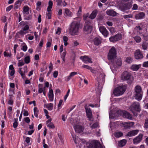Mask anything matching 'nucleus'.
<instances>
[{
	"mask_svg": "<svg viewBox=\"0 0 148 148\" xmlns=\"http://www.w3.org/2000/svg\"><path fill=\"white\" fill-rule=\"evenodd\" d=\"M79 28V25L77 22H72L69 28V32L71 35L74 36L77 34Z\"/></svg>",
	"mask_w": 148,
	"mask_h": 148,
	"instance_id": "1",
	"label": "nucleus"
},
{
	"mask_svg": "<svg viewBox=\"0 0 148 148\" xmlns=\"http://www.w3.org/2000/svg\"><path fill=\"white\" fill-rule=\"evenodd\" d=\"M126 88V85L119 86L115 88L113 91V93L116 96L122 95L125 92Z\"/></svg>",
	"mask_w": 148,
	"mask_h": 148,
	"instance_id": "2",
	"label": "nucleus"
},
{
	"mask_svg": "<svg viewBox=\"0 0 148 148\" xmlns=\"http://www.w3.org/2000/svg\"><path fill=\"white\" fill-rule=\"evenodd\" d=\"M134 91L135 98L138 101L141 100L143 95V92L141 87L138 85L136 86L134 88Z\"/></svg>",
	"mask_w": 148,
	"mask_h": 148,
	"instance_id": "3",
	"label": "nucleus"
},
{
	"mask_svg": "<svg viewBox=\"0 0 148 148\" xmlns=\"http://www.w3.org/2000/svg\"><path fill=\"white\" fill-rule=\"evenodd\" d=\"M132 76L130 73L127 71H124L121 76V79L124 81H127L129 83L131 82Z\"/></svg>",
	"mask_w": 148,
	"mask_h": 148,
	"instance_id": "4",
	"label": "nucleus"
},
{
	"mask_svg": "<svg viewBox=\"0 0 148 148\" xmlns=\"http://www.w3.org/2000/svg\"><path fill=\"white\" fill-rule=\"evenodd\" d=\"M116 51L115 48L113 47L110 50L108 55L109 60H114L116 58Z\"/></svg>",
	"mask_w": 148,
	"mask_h": 148,
	"instance_id": "5",
	"label": "nucleus"
},
{
	"mask_svg": "<svg viewBox=\"0 0 148 148\" xmlns=\"http://www.w3.org/2000/svg\"><path fill=\"white\" fill-rule=\"evenodd\" d=\"M140 103L138 102H135L132 103L129 108L130 110L133 112L134 111L139 112L140 110Z\"/></svg>",
	"mask_w": 148,
	"mask_h": 148,
	"instance_id": "6",
	"label": "nucleus"
},
{
	"mask_svg": "<svg viewBox=\"0 0 148 148\" xmlns=\"http://www.w3.org/2000/svg\"><path fill=\"white\" fill-rule=\"evenodd\" d=\"M99 75L97 77V81L99 83H103L105 81V78L106 76L105 74L101 69L98 71Z\"/></svg>",
	"mask_w": 148,
	"mask_h": 148,
	"instance_id": "7",
	"label": "nucleus"
},
{
	"mask_svg": "<svg viewBox=\"0 0 148 148\" xmlns=\"http://www.w3.org/2000/svg\"><path fill=\"white\" fill-rule=\"evenodd\" d=\"M90 22L87 21L85 22L84 28V31L87 34H90L92 30V27L90 25Z\"/></svg>",
	"mask_w": 148,
	"mask_h": 148,
	"instance_id": "8",
	"label": "nucleus"
},
{
	"mask_svg": "<svg viewBox=\"0 0 148 148\" xmlns=\"http://www.w3.org/2000/svg\"><path fill=\"white\" fill-rule=\"evenodd\" d=\"M132 7L131 4L130 3H122L119 6V9L121 11L124 12L129 10Z\"/></svg>",
	"mask_w": 148,
	"mask_h": 148,
	"instance_id": "9",
	"label": "nucleus"
},
{
	"mask_svg": "<svg viewBox=\"0 0 148 148\" xmlns=\"http://www.w3.org/2000/svg\"><path fill=\"white\" fill-rule=\"evenodd\" d=\"M122 38V36L121 34H118L109 38V40L111 42H114L120 40Z\"/></svg>",
	"mask_w": 148,
	"mask_h": 148,
	"instance_id": "10",
	"label": "nucleus"
},
{
	"mask_svg": "<svg viewBox=\"0 0 148 148\" xmlns=\"http://www.w3.org/2000/svg\"><path fill=\"white\" fill-rule=\"evenodd\" d=\"M100 32L105 37H107L109 34L108 31L106 28L103 26H100L99 28Z\"/></svg>",
	"mask_w": 148,
	"mask_h": 148,
	"instance_id": "11",
	"label": "nucleus"
},
{
	"mask_svg": "<svg viewBox=\"0 0 148 148\" xmlns=\"http://www.w3.org/2000/svg\"><path fill=\"white\" fill-rule=\"evenodd\" d=\"M21 69L22 68H19L18 72L21 74L23 79H24L26 78L25 74L27 72V66H25L23 68L24 70L23 72L21 70Z\"/></svg>",
	"mask_w": 148,
	"mask_h": 148,
	"instance_id": "12",
	"label": "nucleus"
},
{
	"mask_svg": "<svg viewBox=\"0 0 148 148\" xmlns=\"http://www.w3.org/2000/svg\"><path fill=\"white\" fill-rule=\"evenodd\" d=\"M120 112L121 115H122L124 117L130 120L132 119V115L128 112L125 111H120Z\"/></svg>",
	"mask_w": 148,
	"mask_h": 148,
	"instance_id": "13",
	"label": "nucleus"
},
{
	"mask_svg": "<svg viewBox=\"0 0 148 148\" xmlns=\"http://www.w3.org/2000/svg\"><path fill=\"white\" fill-rule=\"evenodd\" d=\"M135 58L136 59H140L143 57V55L139 49L136 50L134 53Z\"/></svg>",
	"mask_w": 148,
	"mask_h": 148,
	"instance_id": "14",
	"label": "nucleus"
},
{
	"mask_svg": "<svg viewBox=\"0 0 148 148\" xmlns=\"http://www.w3.org/2000/svg\"><path fill=\"white\" fill-rule=\"evenodd\" d=\"M143 136V134H140L138 136L134 138L133 140L134 143L137 144L141 142L142 140Z\"/></svg>",
	"mask_w": 148,
	"mask_h": 148,
	"instance_id": "15",
	"label": "nucleus"
},
{
	"mask_svg": "<svg viewBox=\"0 0 148 148\" xmlns=\"http://www.w3.org/2000/svg\"><path fill=\"white\" fill-rule=\"evenodd\" d=\"M80 59L85 63H92L91 59L89 58L88 56H81Z\"/></svg>",
	"mask_w": 148,
	"mask_h": 148,
	"instance_id": "16",
	"label": "nucleus"
},
{
	"mask_svg": "<svg viewBox=\"0 0 148 148\" xmlns=\"http://www.w3.org/2000/svg\"><path fill=\"white\" fill-rule=\"evenodd\" d=\"M139 130H132L129 132L127 134L128 136H133L136 135L139 132Z\"/></svg>",
	"mask_w": 148,
	"mask_h": 148,
	"instance_id": "17",
	"label": "nucleus"
},
{
	"mask_svg": "<svg viewBox=\"0 0 148 148\" xmlns=\"http://www.w3.org/2000/svg\"><path fill=\"white\" fill-rule=\"evenodd\" d=\"M134 123L131 122H125L123 125H124V128L125 129H127L132 127L134 125Z\"/></svg>",
	"mask_w": 148,
	"mask_h": 148,
	"instance_id": "18",
	"label": "nucleus"
},
{
	"mask_svg": "<svg viewBox=\"0 0 148 148\" xmlns=\"http://www.w3.org/2000/svg\"><path fill=\"white\" fill-rule=\"evenodd\" d=\"M74 127L75 132L78 133H80L82 132L84 130L83 127L80 125H77L74 126Z\"/></svg>",
	"mask_w": 148,
	"mask_h": 148,
	"instance_id": "19",
	"label": "nucleus"
},
{
	"mask_svg": "<svg viewBox=\"0 0 148 148\" xmlns=\"http://www.w3.org/2000/svg\"><path fill=\"white\" fill-rule=\"evenodd\" d=\"M106 13L109 16H116V13L112 10L108 9L106 11Z\"/></svg>",
	"mask_w": 148,
	"mask_h": 148,
	"instance_id": "20",
	"label": "nucleus"
},
{
	"mask_svg": "<svg viewBox=\"0 0 148 148\" xmlns=\"http://www.w3.org/2000/svg\"><path fill=\"white\" fill-rule=\"evenodd\" d=\"M91 148H103L100 143L98 142H93L92 143Z\"/></svg>",
	"mask_w": 148,
	"mask_h": 148,
	"instance_id": "21",
	"label": "nucleus"
},
{
	"mask_svg": "<svg viewBox=\"0 0 148 148\" xmlns=\"http://www.w3.org/2000/svg\"><path fill=\"white\" fill-rule=\"evenodd\" d=\"M145 14L143 12H140L135 15V18L136 19L143 18L145 16Z\"/></svg>",
	"mask_w": 148,
	"mask_h": 148,
	"instance_id": "22",
	"label": "nucleus"
},
{
	"mask_svg": "<svg viewBox=\"0 0 148 148\" xmlns=\"http://www.w3.org/2000/svg\"><path fill=\"white\" fill-rule=\"evenodd\" d=\"M141 66V64H133L131 66V69L134 71L138 70Z\"/></svg>",
	"mask_w": 148,
	"mask_h": 148,
	"instance_id": "23",
	"label": "nucleus"
},
{
	"mask_svg": "<svg viewBox=\"0 0 148 148\" xmlns=\"http://www.w3.org/2000/svg\"><path fill=\"white\" fill-rule=\"evenodd\" d=\"M93 42L95 45H98L101 43V41L100 38L96 37L94 39Z\"/></svg>",
	"mask_w": 148,
	"mask_h": 148,
	"instance_id": "24",
	"label": "nucleus"
},
{
	"mask_svg": "<svg viewBox=\"0 0 148 148\" xmlns=\"http://www.w3.org/2000/svg\"><path fill=\"white\" fill-rule=\"evenodd\" d=\"M23 13L24 15L28 14H29V7L27 6H24L23 8Z\"/></svg>",
	"mask_w": 148,
	"mask_h": 148,
	"instance_id": "25",
	"label": "nucleus"
},
{
	"mask_svg": "<svg viewBox=\"0 0 148 148\" xmlns=\"http://www.w3.org/2000/svg\"><path fill=\"white\" fill-rule=\"evenodd\" d=\"M97 10H94L92 12V13L90 14V15L89 17V18H90L91 19H93L95 17L97 14Z\"/></svg>",
	"mask_w": 148,
	"mask_h": 148,
	"instance_id": "26",
	"label": "nucleus"
},
{
	"mask_svg": "<svg viewBox=\"0 0 148 148\" xmlns=\"http://www.w3.org/2000/svg\"><path fill=\"white\" fill-rule=\"evenodd\" d=\"M127 141L125 139H123L120 141L118 143L120 147H122L126 144Z\"/></svg>",
	"mask_w": 148,
	"mask_h": 148,
	"instance_id": "27",
	"label": "nucleus"
},
{
	"mask_svg": "<svg viewBox=\"0 0 148 148\" xmlns=\"http://www.w3.org/2000/svg\"><path fill=\"white\" fill-rule=\"evenodd\" d=\"M53 103H50L45 104L44 106H45L47 108L48 110H51L53 108Z\"/></svg>",
	"mask_w": 148,
	"mask_h": 148,
	"instance_id": "28",
	"label": "nucleus"
},
{
	"mask_svg": "<svg viewBox=\"0 0 148 148\" xmlns=\"http://www.w3.org/2000/svg\"><path fill=\"white\" fill-rule=\"evenodd\" d=\"M77 74V73L76 72H73L71 73L69 75L66 77V80L67 81H69L72 77Z\"/></svg>",
	"mask_w": 148,
	"mask_h": 148,
	"instance_id": "29",
	"label": "nucleus"
},
{
	"mask_svg": "<svg viewBox=\"0 0 148 148\" xmlns=\"http://www.w3.org/2000/svg\"><path fill=\"white\" fill-rule=\"evenodd\" d=\"M53 5V2L52 1H50L49 2V5L47 8V11L49 12L51 11L52 6Z\"/></svg>",
	"mask_w": 148,
	"mask_h": 148,
	"instance_id": "30",
	"label": "nucleus"
},
{
	"mask_svg": "<svg viewBox=\"0 0 148 148\" xmlns=\"http://www.w3.org/2000/svg\"><path fill=\"white\" fill-rule=\"evenodd\" d=\"M65 12L67 16L69 17H71L72 15V13L68 9H65Z\"/></svg>",
	"mask_w": 148,
	"mask_h": 148,
	"instance_id": "31",
	"label": "nucleus"
},
{
	"mask_svg": "<svg viewBox=\"0 0 148 148\" xmlns=\"http://www.w3.org/2000/svg\"><path fill=\"white\" fill-rule=\"evenodd\" d=\"M123 135V133L121 132H116L115 134V136L117 138H119L122 136Z\"/></svg>",
	"mask_w": 148,
	"mask_h": 148,
	"instance_id": "32",
	"label": "nucleus"
},
{
	"mask_svg": "<svg viewBox=\"0 0 148 148\" xmlns=\"http://www.w3.org/2000/svg\"><path fill=\"white\" fill-rule=\"evenodd\" d=\"M63 40L64 45L65 46H66L68 44L67 41L68 40V38L66 36H64L63 37Z\"/></svg>",
	"mask_w": 148,
	"mask_h": 148,
	"instance_id": "33",
	"label": "nucleus"
},
{
	"mask_svg": "<svg viewBox=\"0 0 148 148\" xmlns=\"http://www.w3.org/2000/svg\"><path fill=\"white\" fill-rule=\"evenodd\" d=\"M134 39L137 42H139L141 41V38L138 36H136L135 37H134Z\"/></svg>",
	"mask_w": 148,
	"mask_h": 148,
	"instance_id": "34",
	"label": "nucleus"
},
{
	"mask_svg": "<svg viewBox=\"0 0 148 148\" xmlns=\"http://www.w3.org/2000/svg\"><path fill=\"white\" fill-rule=\"evenodd\" d=\"M25 62L26 64H28L30 62V57L27 56L25 57L24 59Z\"/></svg>",
	"mask_w": 148,
	"mask_h": 148,
	"instance_id": "35",
	"label": "nucleus"
},
{
	"mask_svg": "<svg viewBox=\"0 0 148 148\" xmlns=\"http://www.w3.org/2000/svg\"><path fill=\"white\" fill-rule=\"evenodd\" d=\"M42 86V84H40L38 85L39 89L38 92L39 93H41L43 92Z\"/></svg>",
	"mask_w": 148,
	"mask_h": 148,
	"instance_id": "36",
	"label": "nucleus"
},
{
	"mask_svg": "<svg viewBox=\"0 0 148 148\" xmlns=\"http://www.w3.org/2000/svg\"><path fill=\"white\" fill-rule=\"evenodd\" d=\"M27 14L24 15V19L26 20H30L32 18V15H29L28 16H26Z\"/></svg>",
	"mask_w": 148,
	"mask_h": 148,
	"instance_id": "37",
	"label": "nucleus"
},
{
	"mask_svg": "<svg viewBox=\"0 0 148 148\" xmlns=\"http://www.w3.org/2000/svg\"><path fill=\"white\" fill-rule=\"evenodd\" d=\"M143 49L144 50H146L147 48V43L146 42H143L142 44Z\"/></svg>",
	"mask_w": 148,
	"mask_h": 148,
	"instance_id": "38",
	"label": "nucleus"
},
{
	"mask_svg": "<svg viewBox=\"0 0 148 148\" xmlns=\"http://www.w3.org/2000/svg\"><path fill=\"white\" fill-rule=\"evenodd\" d=\"M87 117L88 118L89 120L92 121V112L86 113Z\"/></svg>",
	"mask_w": 148,
	"mask_h": 148,
	"instance_id": "39",
	"label": "nucleus"
},
{
	"mask_svg": "<svg viewBox=\"0 0 148 148\" xmlns=\"http://www.w3.org/2000/svg\"><path fill=\"white\" fill-rule=\"evenodd\" d=\"M34 115L37 118L38 116V109L36 107H35L34 108Z\"/></svg>",
	"mask_w": 148,
	"mask_h": 148,
	"instance_id": "40",
	"label": "nucleus"
},
{
	"mask_svg": "<svg viewBox=\"0 0 148 148\" xmlns=\"http://www.w3.org/2000/svg\"><path fill=\"white\" fill-rule=\"evenodd\" d=\"M125 61L128 63L130 64L132 62V59L130 57H128L126 58Z\"/></svg>",
	"mask_w": 148,
	"mask_h": 148,
	"instance_id": "41",
	"label": "nucleus"
},
{
	"mask_svg": "<svg viewBox=\"0 0 148 148\" xmlns=\"http://www.w3.org/2000/svg\"><path fill=\"white\" fill-rule=\"evenodd\" d=\"M24 55V54L23 52H20V53H18L16 57L17 59L18 60L20 59Z\"/></svg>",
	"mask_w": 148,
	"mask_h": 148,
	"instance_id": "42",
	"label": "nucleus"
},
{
	"mask_svg": "<svg viewBox=\"0 0 148 148\" xmlns=\"http://www.w3.org/2000/svg\"><path fill=\"white\" fill-rule=\"evenodd\" d=\"M14 120H15V122L13 123V126L14 128H16L18 125V123L17 122V119H14Z\"/></svg>",
	"mask_w": 148,
	"mask_h": 148,
	"instance_id": "43",
	"label": "nucleus"
},
{
	"mask_svg": "<svg viewBox=\"0 0 148 148\" xmlns=\"http://www.w3.org/2000/svg\"><path fill=\"white\" fill-rule=\"evenodd\" d=\"M144 127L145 129L148 128V119L145 120Z\"/></svg>",
	"mask_w": 148,
	"mask_h": 148,
	"instance_id": "44",
	"label": "nucleus"
},
{
	"mask_svg": "<svg viewBox=\"0 0 148 148\" xmlns=\"http://www.w3.org/2000/svg\"><path fill=\"white\" fill-rule=\"evenodd\" d=\"M47 126L49 127V128L52 129H53L55 127L54 124L52 123H49L47 125Z\"/></svg>",
	"mask_w": 148,
	"mask_h": 148,
	"instance_id": "45",
	"label": "nucleus"
},
{
	"mask_svg": "<svg viewBox=\"0 0 148 148\" xmlns=\"http://www.w3.org/2000/svg\"><path fill=\"white\" fill-rule=\"evenodd\" d=\"M24 62L20 60H18V66H21L24 64Z\"/></svg>",
	"mask_w": 148,
	"mask_h": 148,
	"instance_id": "46",
	"label": "nucleus"
},
{
	"mask_svg": "<svg viewBox=\"0 0 148 148\" xmlns=\"http://www.w3.org/2000/svg\"><path fill=\"white\" fill-rule=\"evenodd\" d=\"M23 30H21L19 32H18L16 34H20L21 36H23V35L26 34V33L24 32Z\"/></svg>",
	"mask_w": 148,
	"mask_h": 148,
	"instance_id": "47",
	"label": "nucleus"
},
{
	"mask_svg": "<svg viewBox=\"0 0 148 148\" xmlns=\"http://www.w3.org/2000/svg\"><path fill=\"white\" fill-rule=\"evenodd\" d=\"M4 55L5 57H8L9 56L10 57L11 56V53H9L8 52H7L6 51H4Z\"/></svg>",
	"mask_w": 148,
	"mask_h": 148,
	"instance_id": "48",
	"label": "nucleus"
},
{
	"mask_svg": "<svg viewBox=\"0 0 148 148\" xmlns=\"http://www.w3.org/2000/svg\"><path fill=\"white\" fill-rule=\"evenodd\" d=\"M61 28L60 27H58L57 29V30L56 31V33L57 34L59 35L61 32Z\"/></svg>",
	"mask_w": 148,
	"mask_h": 148,
	"instance_id": "49",
	"label": "nucleus"
},
{
	"mask_svg": "<svg viewBox=\"0 0 148 148\" xmlns=\"http://www.w3.org/2000/svg\"><path fill=\"white\" fill-rule=\"evenodd\" d=\"M98 126V124L97 123H94L92 126H91V128L92 129L97 127Z\"/></svg>",
	"mask_w": 148,
	"mask_h": 148,
	"instance_id": "50",
	"label": "nucleus"
},
{
	"mask_svg": "<svg viewBox=\"0 0 148 148\" xmlns=\"http://www.w3.org/2000/svg\"><path fill=\"white\" fill-rule=\"evenodd\" d=\"M109 30H110V32L112 34H113L115 32V28L113 27H110L109 29Z\"/></svg>",
	"mask_w": 148,
	"mask_h": 148,
	"instance_id": "51",
	"label": "nucleus"
},
{
	"mask_svg": "<svg viewBox=\"0 0 148 148\" xmlns=\"http://www.w3.org/2000/svg\"><path fill=\"white\" fill-rule=\"evenodd\" d=\"M143 66L144 67H148V61L144 62L143 64Z\"/></svg>",
	"mask_w": 148,
	"mask_h": 148,
	"instance_id": "52",
	"label": "nucleus"
},
{
	"mask_svg": "<svg viewBox=\"0 0 148 148\" xmlns=\"http://www.w3.org/2000/svg\"><path fill=\"white\" fill-rule=\"evenodd\" d=\"M24 119L25 121L27 123H29L30 122V119L28 117L24 118Z\"/></svg>",
	"mask_w": 148,
	"mask_h": 148,
	"instance_id": "53",
	"label": "nucleus"
},
{
	"mask_svg": "<svg viewBox=\"0 0 148 148\" xmlns=\"http://www.w3.org/2000/svg\"><path fill=\"white\" fill-rule=\"evenodd\" d=\"M116 64L118 66H121L122 64V62L121 60L119 59L118 60Z\"/></svg>",
	"mask_w": 148,
	"mask_h": 148,
	"instance_id": "54",
	"label": "nucleus"
},
{
	"mask_svg": "<svg viewBox=\"0 0 148 148\" xmlns=\"http://www.w3.org/2000/svg\"><path fill=\"white\" fill-rule=\"evenodd\" d=\"M85 109L86 110V113L92 112L91 111L90 108L88 107H86Z\"/></svg>",
	"mask_w": 148,
	"mask_h": 148,
	"instance_id": "55",
	"label": "nucleus"
},
{
	"mask_svg": "<svg viewBox=\"0 0 148 148\" xmlns=\"http://www.w3.org/2000/svg\"><path fill=\"white\" fill-rule=\"evenodd\" d=\"M48 97L50 101H53L54 97L53 95L48 96Z\"/></svg>",
	"mask_w": 148,
	"mask_h": 148,
	"instance_id": "56",
	"label": "nucleus"
},
{
	"mask_svg": "<svg viewBox=\"0 0 148 148\" xmlns=\"http://www.w3.org/2000/svg\"><path fill=\"white\" fill-rule=\"evenodd\" d=\"M13 8V5H10L6 8V10L7 11H10L11 10V9L12 8Z\"/></svg>",
	"mask_w": 148,
	"mask_h": 148,
	"instance_id": "57",
	"label": "nucleus"
},
{
	"mask_svg": "<svg viewBox=\"0 0 148 148\" xmlns=\"http://www.w3.org/2000/svg\"><path fill=\"white\" fill-rule=\"evenodd\" d=\"M8 104L12 105L13 103V101L12 99H10L8 100Z\"/></svg>",
	"mask_w": 148,
	"mask_h": 148,
	"instance_id": "58",
	"label": "nucleus"
},
{
	"mask_svg": "<svg viewBox=\"0 0 148 148\" xmlns=\"http://www.w3.org/2000/svg\"><path fill=\"white\" fill-rule=\"evenodd\" d=\"M27 49V47L26 45H23L22 47V49L24 51H26Z\"/></svg>",
	"mask_w": 148,
	"mask_h": 148,
	"instance_id": "59",
	"label": "nucleus"
},
{
	"mask_svg": "<svg viewBox=\"0 0 148 148\" xmlns=\"http://www.w3.org/2000/svg\"><path fill=\"white\" fill-rule=\"evenodd\" d=\"M43 147L44 148H49L48 146L45 143V140H44L43 142Z\"/></svg>",
	"mask_w": 148,
	"mask_h": 148,
	"instance_id": "60",
	"label": "nucleus"
},
{
	"mask_svg": "<svg viewBox=\"0 0 148 148\" xmlns=\"http://www.w3.org/2000/svg\"><path fill=\"white\" fill-rule=\"evenodd\" d=\"M62 1V0H57L56 2H57V5L58 6H60L61 5V2Z\"/></svg>",
	"mask_w": 148,
	"mask_h": 148,
	"instance_id": "61",
	"label": "nucleus"
},
{
	"mask_svg": "<svg viewBox=\"0 0 148 148\" xmlns=\"http://www.w3.org/2000/svg\"><path fill=\"white\" fill-rule=\"evenodd\" d=\"M58 72L57 71H56L54 72L53 73V77L54 78H56L58 75Z\"/></svg>",
	"mask_w": 148,
	"mask_h": 148,
	"instance_id": "62",
	"label": "nucleus"
},
{
	"mask_svg": "<svg viewBox=\"0 0 148 148\" xmlns=\"http://www.w3.org/2000/svg\"><path fill=\"white\" fill-rule=\"evenodd\" d=\"M48 95V96L53 95V91L52 89L49 90Z\"/></svg>",
	"mask_w": 148,
	"mask_h": 148,
	"instance_id": "63",
	"label": "nucleus"
},
{
	"mask_svg": "<svg viewBox=\"0 0 148 148\" xmlns=\"http://www.w3.org/2000/svg\"><path fill=\"white\" fill-rule=\"evenodd\" d=\"M89 14L88 13L84 14L83 16V19L84 20H86Z\"/></svg>",
	"mask_w": 148,
	"mask_h": 148,
	"instance_id": "64",
	"label": "nucleus"
}]
</instances>
